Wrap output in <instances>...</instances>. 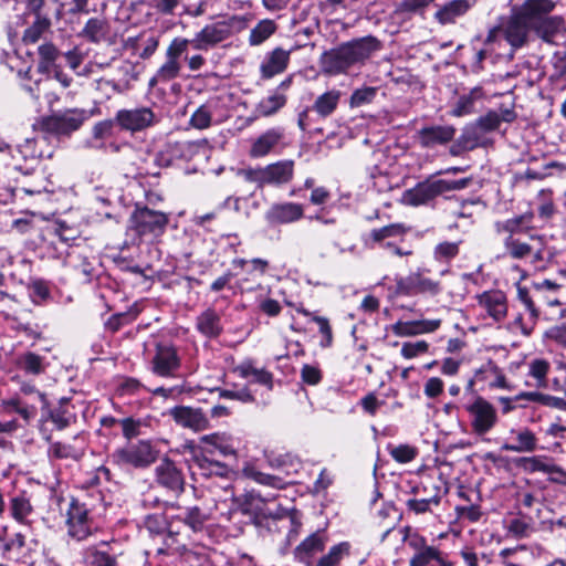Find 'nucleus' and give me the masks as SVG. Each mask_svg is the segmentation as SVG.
I'll return each instance as SVG.
<instances>
[{
	"mask_svg": "<svg viewBox=\"0 0 566 566\" xmlns=\"http://www.w3.org/2000/svg\"><path fill=\"white\" fill-rule=\"evenodd\" d=\"M471 184V178L459 180L427 179L417 184L413 188L406 190L401 197V203L411 207L426 205L436 197L454 190L467 188Z\"/></svg>",
	"mask_w": 566,
	"mask_h": 566,
	"instance_id": "nucleus-1",
	"label": "nucleus"
},
{
	"mask_svg": "<svg viewBox=\"0 0 566 566\" xmlns=\"http://www.w3.org/2000/svg\"><path fill=\"white\" fill-rule=\"evenodd\" d=\"M168 214L148 207L136 206L129 217L128 230L140 240H155L161 237L168 226Z\"/></svg>",
	"mask_w": 566,
	"mask_h": 566,
	"instance_id": "nucleus-2",
	"label": "nucleus"
},
{
	"mask_svg": "<svg viewBox=\"0 0 566 566\" xmlns=\"http://www.w3.org/2000/svg\"><path fill=\"white\" fill-rule=\"evenodd\" d=\"M295 163L292 159L279 160L259 168L242 169L239 174L249 182L259 187L282 186L294 176Z\"/></svg>",
	"mask_w": 566,
	"mask_h": 566,
	"instance_id": "nucleus-3",
	"label": "nucleus"
},
{
	"mask_svg": "<svg viewBox=\"0 0 566 566\" xmlns=\"http://www.w3.org/2000/svg\"><path fill=\"white\" fill-rule=\"evenodd\" d=\"M158 458V451L149 440H139L115 450L113 462L120 468L144 469L153 464Z\"/></svg>",
	"mask_w": 566,
	"mask_h": 566,
	"instance_id": "nucleus-4",
	"label": "nucleus"
},
{
	"mask_svg": "<svg viewBox=\"0 0 566 566\" xmlns=\"http://www.w3.org/2000/svg\"><path fill=\"white\" fill-rule=\"evenodd\" d=\"M469 415L470 427L476 436L489 433L497 422V412L495 407L481 396L465 405Z\"/></svg>",
	"mask_w": 566,
	"mask_h": 566,
	"instance_id": "nucleus-5",
	"label": "nucleus"
},
{
	"mask_svg": "<svg viewBox=\"0 0 566 566\" xmlns=\"http://www.w3.org/2000/svg\"><path fill=\"white\" fill-rule=\"evenodd\" d=\"M88 118L85 109L71 108L61 113H56L44 117L41 122L42 128L55 135H70L80 129L84 122Z\"/></svg>",
	"mask_w": 566,
	"mask_h": 566,
	"instance_id": "nucleus-6",
	"label": "nucleus"
},
{
	"mask_svg": "<svg viewBox=\"0 0 566 566\" xmlns=\"http://www.w3.org/2000/svg\"><path fill=\"white\" fill-rule=\"evenodd\" d=\"M63 502L66 505L65 523L69 535L76 541L87 538L92 534V528L86 507L74 497L63 500Z\"/></svg>",
	"mask_w": 566,
	"mask_h": 566,
	"instance_id": "nucleus-7",
	"label": "nucleus"
},
{
	"mask_svg": "<svg viewBox=\"0 0 566 566\" xmlns=\"http://www.w3.org/2000/svg\"><path fill=\"white\" fill-rule=\"evenodd\" d=\"M504 249L506 254L515 260L531 258V262L536 266H543L545 260V249L535 247L534 243L521 241L514 235H507L504 240Z\"/></svg>",
	"mask_w": 566,
	"mask_h": 566,
	"instance_id": "nucleus-8",
	"label": "nucleus"
},
{
	"mask_svg": "<svg viewBox=\"0 0 566 566\" xmlns=\"http://www.w3.org/2000/svg\"><path fill=\"white\" fill-rule=\"evenodd\" d=\"M116 122L123 129L138 132L154 124L155 114L148 107L120 109L116 114Z\"/></svg>",
	"mask_w": 566,
	"mask_h": 566,
	"instance_id": "nucleus-9",
	"label": "nucleus"
},
{
	"mask_svg": "<svg viewBox=\"0 0 566 566\" xmlns=\"http://www.w3.org/2000/svg\"><path fill=\"white\" fill-rule=\"evenodd\" d=\"M229 34L230 28L223 22L208 24L195 34L191 46L198 51H206L224 41Z\"/></svg>",
	"mask_w": 566,
	"mask_h": 566,
	"instance_id": "nucleus-10",
	"label": "nucleus"
},
{
	"mask_svg": "<svg viewBox=\"0 0 566 566\" xmlns=\"http://www.w3.org/2000/svg\"><path fill=\"white\" fill-rule=\"evenodd\" d=\"M169 415L177 424L193 431H203L210 426L209 419L199 408L178 406L170 409Z\"/></svg>",
	"mask_w": 566,
	"mask_h": 566,
	"instance_id": "nucleus-11",
	"label": "nucleus"
},
{
	"mask_svg": "<svg viewBox=\"0 0 566 566\" xmlns=\"http://www.w3.org/2000/svg\"><path fill=\"white\" fill-rule=\"evenodd\" d=\"M555 3L552 0H525L514 13L518 15L530 28L548 17L554 10Z\"/></svg>",
	"mask_w": 566,
	"mask_h": 566,
	"instance_id": "nucleus-12",
	"label": "nucleus"
},
{
	"mask_svg": "<svg viewBox=\"0 0 566 566\" xmlns=\"http://www.w3.org/2000/svg\"><path fill=\"white\" fill-rule=\"evenodd\" d=\"M283 138V128L273 127L266 129L252 140L249 149V156L251 158H263L268 156L281 145Z\"/></svg>",
	"mask_w": 566,
	"mask_h": 566,
	"instance_id": "nucleus-13",
	"label": "nucleus"
},
{
	"mask_svg": "<svg viewBox=\"0 0 566 566\" xmlns=\"http://www.w3.org/2000/svg\"><path fill=\"white\" fill-rule=\"evenodd\" d=\"M411 549L413 553L409 559V566H452L443 558L438 547L428 545L426 538L418 544L415 543Z\"/></svg>",
	"mask_w": 566,
	"mask_h": 566,
	"instance_id": "nucleus-14",
	"label": "nucleus"
},
{
	"mask_svg": "<svg viewBox=\"0 0 566 566\" xmlns=\"http://www.w3.org/2000/svg\"><path fill=\"white\" fill-rule=\"evenodd\" d=\"M319 65L324 74L336 75L346 72L354 64L343 43L338 48L324 52L319 59Z\"/></svg>",
	"mask_w": 566,
	"mask_h": 566,
	"instance_id": "nucleus-15",
	"label": "nucleus"
},
{
	"mask_svg": "<svg viewBox=\"0 0 566 566\" xmlns=\"http://www.w3.org/2000/svg\"><path fill=\"white\" fill-rule=\"evenodd\" d=\"M180 365L176 348L158 344L153 358V371L161 377L170 376Z\"/></svg>",
	"mask_w": 566,
	"mask_h": 566,
	"instance_id": "nucleus-16",
	"label": "nucleus"
},
{
	"mask_svg": "<svg viewBox=\"0 0 566 566\" xmlns=\"http://www.w3.org/2000/svg\"><path fill=\"white\" fill-rule=\"evenodd\" d=\"M353 64L364 63L381 49V42L373 35L354 39L345 43Z\"/></svg>",
	"mask_w": 566,
	"mask_h": 566,
	"instance_id": "nucleus-17",
	"label": "nucleus"
},
{
	"mask_svg": "<svg viewBox=\"0 0 566 566\" xmlns=\"http://www.w3.org/2000/svg\"><path fill=\"white\" fill-rule=\"evenodd\" d=\"M441 325V319H418V321H398L391 325L392 333L398 337H413L437 331Z\"/></svg>",
	"mask_w": 566,
	"mask_h": 566,
	"instance_id": "nucleus-18",
	"label": "nucleus"
},
{
	"mask_svg": "<svg viewBox=\"0 0 566 566\" xmlns=\"http://www.w3.org/2000/svg\"><path fill=\"white\" fill-rule=\"evenodd\" d=\"M290 55L291 51H286L282 48H275L269 52L260 65L262 78L269 80L283 73L289 65Z\"/></svg>",
	"mask_w": 566,
	"mask_h": 566,
	"instance_id": "nucleus-19",
	"label": "nucleus"
},
{
	"mask_svg": "<svg viewBox=\"0 0 566 566\" xmlns=\"http://www.w3.org/2000/svg\"><path fill=\"white\" fill-rule=\"evenodd\" d=\"M455 128L451 125L427 126L418 132V139L422 147L432 148L446 145L454 138Z\"/></svg>",
	"mask_w": 566,
	"mask_h": 566,
	"instance_id": "nucleus-20",
	"label": "nucleus"
},
{
	"mask_svg": "<svg viewBox=\"0 0 566 566\" xmlns=\"http://www.w3.org/2000/svg\"><path fill=\"white\" fill-rule=\"evenodd\" d=\"M303 206L296 202H283L273 205L265 214L271 223H291L302 219Z\"/></svg>",
	"mask_w": 566,
	"mask_h": 566,
	"instance_id": "nucleus-21",
	"label": "nucleus"
},
{
	"mask_svg": "<svg viewBox=\"0 0 566 566\" xmlns=\"http://www.w3.org/2000/svg\"><path fill=\"white\" fill-rule=\"evenodd\" d=\"M478 302L495 321L503 319L507 314L506 296L501 291H488L478 296Z\"/></svg>",
	"mask_w": 566,
	"mask_h": 566,
	"instance_id": "nucleus-22",
	"label": "nucleus"
},
{
	"mask_svg": "<svg viewBox=\"0 0 566 566\" xmlns=\"http://www.w3.org/2000/svg\"><path fill=\"white\" fill-rule=\"evenodd\" d=\"M528 29L531 28L513 12L510 20L502 29V34L511 46L517 49L525 44Z\"/></svg>",
	"mask_w": 566,
	"mask_h": 566,
	"instance_id": "nucleus-23",
	"label": "nucleus"
},
{
	"mask_svg": "<svg viewBox=\"0 0 566 566\" xmlns=\"http://www.w3.org/2000/svg\"><path fill=\"white\" fill-rule=\"evenodd\" d=\"M287 97L284 93L273 91L268 96L261 98L255 105L252 120L260 117H270L276 114L286 104Z\"/></svg>",
	"mask_w": 566,
	"mask_h": 566,
	"instance_id": "nucleus-24",
	"label": "nucleus"
},
{
	"mask_svg": "<svg viewBox=\"0 0 566 566\" xmlns=\"http://www.w3.org/2000/svg\"><path fill=\"white\" fill-rule=\"evenodd\" d=\"M156 475L157 481L161 485L172 491H179L182 489L181 473L171 461H161V463L156 468Z\"/></svg>",
	"mask_w": 566,
	"mask_h": 566,
	"instance_id": "nucleus-25",
	"label": "nucleus"
},
{
	"mask_svg": "<svg viewBox=\"0 0 566 566\" xmlns=\"http://www.w3.org/2000/svg\"><path fill=\"white\" fill-rule=\"evenodd\" d=\"M325 543L326 537L323 533H313L295 548V557L302 563H308L313 555L323 551Z\"/></svg>",
	"mask_w": 566,
	"mask_h": 566,
	"instance_id": "nucleus-26",
	"label": "nucleus"
},
{
	"mask_svg": "<svg viewBox=\"0 0 566 566\" xmlns=\"http://www.w3.org/2000/svg\"><path fill=\"white\" fill-rule=\"evenodd\" d=\"M407 290L410 293L437 295L440 291V283L423 276L420 272L410 273L406 279Z\"/></svg>",
	"mask_w": 566,
	"mask_h": 566,
	"instance_id": "nucleus-27",
	"label": "nucleus"
},
{
	"mask_svg": "<svg viewBox=\"0 0 566 566\" xmlns=\"http://www.w3.org/2000/svg\"><path fill=\"white\" fill-rule=\"evenodd\" d=\"M106 543L98 546H91L84 551V562L86 566H117V558L103 549Z\"/></svg>",
	"mask_w": 566,
	"mask_h": 566,
	"instance_id": "nucleus-28",
	"label": "nucleus"
},
{
	"mask_svg": "<svg viewBox=\"0 0 566 566\" xmlns=\"http://www.w3.org/2000/svg\"><path fill=\"white\" fill-rule=\"evenodd\" d=\"M515 433V443L503 444L502 449L511 452H533L537 447V438L530 429L512 431Z\"/></svg>",
	"mask_w": 566,
	"mask_h": 566,
	"instance_id": "nucleus-29",
	"label": "nucleus"
},
{
	"mask_svg": "<svg viewBox=\"0 0 566 566\" xmlns=\"http://www.w3.org/2000/svg\"><path fill=\"white\" fill-rule=\"evenodd\" d=\"M469 8L470 3L467 0H452L440 8L434 17L441 24L452 23L458 17L463 15Z\"/></svg>",
	"mask_w": 566,
	"mask_h": 566,
	"instance_id": "nucleus-30",
	"label": "nucleus"
},
{
	"mask_svg": "<svg viewBox=\"0 0 566 566\" xmlns=\"http://www.w3.org/2000/svg\"><path fill=\"white\" fill-rule=\"evenodd\" d=\"M109 25L103 18L90 19L83 28L81 35L91 42H101L106 39Z\"/></svg>",
	"mask_w": 566,
	"mask_h": 566,
	"instance_id": "nucleus-31",
	"label": "nucleus"
},
{
	"mask_svg": "<svg viewBox=\"0 0 566 566\" xmlns=\"http://www.w3.org/2000/svg\"><path fill=\"white\" fill-rule=\"evenodd\" d=\"M340 92L332 90L319 95L313 104V109L322 117L334 113L340 99Z\"/></svg>",
	"mask_w": 566,
	"mask_h": 566,
	"instance_id": "nucleus-32",
	"label": "nucleus"
},
{
	"mask_svg": "<svg viewBox=\"0 0 566 566\" xmlns=\"http://www.w3.org/2000/svg\"><path fill=\"white\" fill-rule=\"evenodd\" d=\"M197 327L207 337H216L221 331V323L219 315L212 311H205L197 319Z\"/></svg>",
	"mask_w": 566,
	"mask_h": 566,
	"instance_id": "nucleus-33",
	"label": "nucleus"
},
{
	"mask_svg": "<svg viewBox=\"0 0 566 566\" xmlns=\"http://www.w3.org/2000/svg\"><path fill=\"white\" fill-rule=\"evenodd\" d=\"M10 512L11 516L19 523H28L31 514L33 513V506L30 499L24 494H19L10 500Z\"/></svg>",
	"mask_w": 566,
	"mask_h": 566,
	"instance_id": "nucleus-34",
	"label": "nucleus"
},
{
	"mask_svg": "<svg viewBox=\"0 0 566 566\" xmlns=\"http://www.w3.org/2000/svg\"><path fill=\"white\" fill-rule=\"evenodd\" d=\"M51 28V20L44 15H38L33 23L28 27L22 35V41L25 44L36 43L42 35Z\"/></svg>",
	"mask_w": 566,
	"mask_h": 566,
	"instance_id": "nucleus-35",
	"label": "nucleus"
},
{
	"mask_svg": "<svg viewBox=\"0 0 566 566\" xmlns=\"http://www.w3.org/2000/svg\"><path fill=\"white\" fill-rule=\"evenodd\" d=\"M242 475L263 485H269L273 488L283 486V481L280 478L263 473L251 463H245L243 465Z\"/></svg>",
	"mask_w": 566,
	"mask_h": 566,
	"instance_id": "nucleus-36",
	"label": "nucleus"
},
{
	"mask_svg": "<svg viewBox=\"0 0 566 566\" xmlns=\"http://www.w3.org/2000/svg\"><path fill=\"white\" fill-rule=\"evenodd\" d=\"M242 475L263 485H269L273 488L283 486V481L280 478L263 473L251 463H245L243 465Z\"/></svg>",
	"mask_w": 566,
	"mask_h": 566,
	"instance_id": "nucleus-37",
	"label": "nucleus"
},
{
	"mask_svg": "<svg viewBox=\"0 0 566 566\" xmlns=\"http://www.w3.org/2000/svg\"><path fill=\"white\" fill-rule=\"evenodd\" d=\"M40 61L38 71L40 73H49L59 57V50L51 42H45L38 48Z\"/></svg>",
	"mask_w": 566,
	"mask_h": 566,
	"instance_id": "nucleus-38",
	"label": "nucleus"
},
{
	"mask_svg": "<svg viewBox=\"0 0 566 566\" xmlns=\"http://www.w3.org/2000/svg\"><path fill=\"white\" fill-rule=\"evenodd\" d=\"M200 442L212 448L207 450L208 453H213V450H218L222 455L234 454V450L228 444L224 433L216 432L202 436Z\"/></svg>",
	"mask_w": 566,
	"mask_h": 566,
	"instance_id": "nucleus-39",
	"label": "nucleus"
},
{
	"mask_svg": "<svg viewBox=\"0 0 566 566\" xmlns=\"http://www.w3.org/2000/svg\"><path fill=\"white\" fill-rule=\"evenodd\" d=\"M551 365L546 359L536 358L528 363V376L535 379V386L544 388L547 386V374Z\"/></svg>",
	"mask_w": 566,
	"mask_h": 566,
	"instance_id": "nucleus-40",
	"label": "nucleus"
},
{
	"mask_svg": "<svg viewBox=\"0 0 566 566\" xmlns=\"http://www.w3.org/2000/svg\"><path fill=\"white\" fill-rule=\"evenodd\" d=\"M238 371L243 378H252L253 381L265 385L269 388L272 386V375L265 369H258L251 364H243L238 367Z\"/></svg>",
	"mask_w": 566,
	"mask_h": 566,
	"instance_id": "nucleus-41",
	"label": "nucleus"
},
{
	"mask_svg": "<svg viewBox=\"0 0 566 566\" xmlns=\"http://www.w3.org/2000/svg\"><path fill=\"white\" fill-rule=\"evenodd\" d=\"M441 497L439 495L429 499H409L406 502L407 510L416 515L431 513L433 507L440 504Z\"/></svg>",
	"mask_w": 566,
	"mask_h": 566,
	"instance_id": "nucleus-42",
	"label": "nucleus"
},
{
	"mask_svg": "<svg viewBox=\"0 0 566 566\" xmlns=\"http://www.w3.org/2000/svg\"><path fill=\"white\" fill-rule=\"evenodd\" d=\"M275 29V23L272 20L260 21L250 32V43L252 45L261 44L274 33Z\"/></svg>",
	"mask_w": 566,
	"mask_h": 566,
	"instance_id": "nucleus-43",
	"label": "nucleus"
},
{
	"mask_svg": "<svg viewBox=\"0 0 566 566\" xmlns=\"http://www.w3.org/2000/svg\"><path fill=\"white\" fill-rule=\"evenodd\" d=\"M409 231V228L406 227L403 223H392L385 226L379 229H374L370 232V237L374 241H381L387 238H399L403 237Z\"/></svg>",
	"mask_w": 566,
	"mask_h": 566,
	"instance_id": "nucleus-44",
	"label": "nucleus"
},
{
	"mask_svg": "<svg viewBox=\"0 0 566 566\" xmlns=\"http://www.w3.org/2000/svg\"><path fill=\"white\" fill-rule=\"evenodd\" d=\"M559 23L555 18H545L538 23L534 24L531 29H534L536 34L545 42L552 43L554 35L557 33Z\"/></svg>",
	"mask_w": 566,
	"mask_h": 566,
	"instance_id": "nucleus-45",
	"label": "nucleus"
},
{
	"mask_svg": "<svg viewBox=\"0 0 566 566\" xmlns=\"http://www.w3.org/2000/svg\"><path fill=\"white\" fill-rule=\"evenodd\" d=\"M349 553V544L344 542L333 546L329 552L321 557L316 566H336L344 556Z\"/></svg>",
	"mask_w": 566,
	"mask_h": 566,
	"instance_id": "nucleus-46",
	"label": "nucleus"
},
{
	"mask_svg": "<svg viewBox=\"0 0 566 566\" xmlns=\"http://www.w3.org/2000/svg\"><path fill=\"white\" fill-rule=\"evenodd\" d=\"M180 518L193 532H199L203 528V525L208 520V515L205 514L198 506H192L188 507L185 511L184 516H180Z\"/></svg>",
	"mask_w": 566,
	"mask_h": 566,
	"instance_id": "nucleus-47",
	"label": "nucleus"
},
{
	"mask_svg": "<svg viewBox=\"0 0 566 566\" xmlns=\"http://www.w3.org/2000/svg\"><path fill=\"white\" fill-rule=\"evenodd\" d=\"M389 453L395 461L399 463H408L417 457L418 450L410 444H399L389 448Z\"/></svg>",
	"mask_w": 566,
	"mask_h": 566,
	"instance_id": "nucleus-48",
	"label": "nucleus"
},
{
	"mask_svg": "<svg viewBox=\"0 0 566 566\" xmlns=\"http://www.w3.org/2000/svg\"><path fill=\"white\" fill-rule=\"evenodd\" d=\"M434 0H402L397 4L395 12L398 14H411L422 12Z\"/></svg>",
	"mask_w": 566,
	"mask_h": 566,
	"instance_id": "nucleus-49",
	"label": "nucleus"
},
{
	"mask_svg": "<svg viewBox=\"0 0 566 566\" xmlns=\"http://www.w3.org/2000/svg\"><path fill=\"white\" fill-rule=\"evenodd\" d=\"M507 531L514 537L523 538L532 533L533 526L532 523L525 517H515L510 521Z\"/></svg>",
	"mask_w": 566,
	"mask_h": 566,
	"instance_id": "nucleus-50",
	"label": "nucleus"
},
{
	"mask_svg": "<svg viewBox=\"0 0 566 566\" xmlns=\"http://www.w3.org/2000/svg\"><path fill=\"white\" fill-rule=\"evenodd\" d=\"M377 90L375 87H363L353 92L349 105L350 107H359L373 102Z\"/></svg>",
	"mask_w": 566,
	"mask_h": 566,
	"instance_id": "nucleus-51",
	"label": "nucleus"
},
{
	"mask_svg": "<svg viewBox=\"0 0 566 566\" xmlns=\"http://www.w3.org/2000/svg\"><path fill=\"white\" fill-rule=\"evenodd\" d=\"M429 349V344L426 340L407 342L402 344L401 355L406 359H411L426 354Z\"/></svg>",
	"mask_w": 566,
	"mask_h": 566,
	"instance_id": "nucleus-52",
	"label": "nucleus"
},
{
	"mask_svg": "<svg viewBox=\"0 0 566 566\" xmlns=\"http://www.w3.org/2000/svg\"><path fill=\"white\" fill-rule=\"evenodd\" d=\"M180 70L181 64L179 61L166 57L165 63L158 69V75L163 82H168L178 77Z\"/></svg>",
	"mask_w": 566,
	"mask_h": 566,
	"instance_id": "nucleus-53",
	"label": "nucleus"
},
{
	"mask_svg": "<svg viewBox=\"0 0 566 566\" xmlns=\"http://www.w3.org/2000/svg\"><path fill=\"white\" fill-rule=\"evenodd\" d=\"M188 45H191V40L184 38H175L166 50V57L179 61V57L187 51Z\"/></svg>",
	"mask_w": 566,
	"mask_h": 566,
	"instance_id": "nucleus-54",
	"label": "nucleus"
},
{
	"mask_svg": "<svg viewBox=\"0 0 566 566\" xmlns=\"http://www.w3.org/2000/svg\"><path fill=\"white\" fill-rule=\"evenodd\" d=\"M188 45H191V40L184 38H175L166 50V57L179 61V57L187 51Z\"/></svg>",
	"mask_w": 566,
	"mask_h": 566,
	"instance_id": "nucleus-55",
	"label": "nucleus"
},
{
	"mask_svg": "<svg viewBox=\"0 0 566 566\" xmlns=\"http://www.w3.org/2000/svg\"><path fill=\"white\" fill-rule=\"evenodd\" d=\"M459 252V244L457 242H442L434 249V256L439 261H448L454 258Z\"/></svg>",
	"mask_w": 566,
	"mask_h": 566,
	"instance_id": "nucleus-56",
	"label": "nucleus"
},
{
	"mask_svg": "<svg viewBox=\"0 0 566 566\" xmlns=\"http://www.w3.org/2000/svg\"><path fill=\"white\" fill-rule=\"evenodd\" d=\"M159 38L154 34H147L145 32V38L140 41V46H143L142 51L138 53V56L143 60L149 59L158 49Z\"/></svg>",
	"mask_w": 566,
	"mask_h": 566,
	"instance_id": "nucleus-57",
	"label": "nucleus"
},
{
	"mask_svg": "<svg viewBox=\"0 0 566 566\" xmlns=\"http://www.w3.org/2000/svg\"><path fill=\"white\" fill-rule=\"evenodd\" d=\"M190 123L198 129L208 128L211 124V113L205 107L200 106L191 116Z\"/></svg>",
	"mask_w": 566,
	"mask_h": 566,
	"instance_id": "nucleus-58",
	"label": "nucleus"
},
{
	"mask_svg": "<svg viewBox=\"0 0 566 566\" xmlns=\"http://www.w3.org/2000/svg\"><path fill=\"white\" fill-rule=\"evenodd\" d=\"M544 338L566 348V326L563 324L551 326L544 332Z\"/></svg>",
	"mask_w": 566,
	"mask_h": 566,
	"instance_id": "nucleus-59",
	"label": "nucleus"
},
{
	"mask_svg": "<svg viewBox=\"0 0 566 566\" xmlns=\"http://www.w3.org/2000/svg\"><path fill=\"white\" fill-rule=\"evenodd\" d=\"M524 469L530 471H541L545 473H556V470H558L555 465H549L547 463H544L539 458L537 457H530L524 458L523 460Z\"/></svg>",
	"mask_w": 566,
	"mask_h": 566,
	"instance_id": "nucleus-60",
	"label": "nucleus"
},
{
	"mask_svg": "<svg viewBox=\"0 0 566 566\" xmlns=\"http://www.w3.org/2000/svg\"><path fill=\"white\" fill-rule=\"evenodd\" d=\"M123 434L126 439L130 440L140 434L142 421L134 418H124L119 420Z\"/></svg>",
	"mask_w": 566,
	"mask_h": 566,
	"instance_id": "nucleus-61",
	"label": "nucleus"
},
{
	"mask_svg": "<svg viewBox=\"0 0 566 566\" xmlns=\"http://www.w3.org/2000/svg\"><path fill=\"white\" fill-rule=\"evenodd\" d=\"M195 461L198 464V467L203 471L205 474L206 473H208V474L214 473V474L222 475L226 471V467L217 461H209L206 458L201 459L199 457H196Z\"/></svg>",
	"mask_w": 566,
	"mask_h": 566,
	"instance_id": "nucleus-62",
	"label": "nucleus"
},
{
	"mask_svg": "<svg viewBox=\"0 0 566 566\" xmlns=\"http://www.w3.org/2000/svg\"><path fill=\"white\" fill-rule=\"evenodd\" d=\"M145 526L150 533L160 534L167 528V522L161 515L151 514L146 517Z\"/></svg>",
	"mask_w": 566,
	"mask_h": 566,
	"instance_id": "nucleus-63",
	"label": "nucleus"
},
{
	"mask_svg": "<svg viewBox=\"0 0 566 566\" xmlns=\"http://www.w3.org/2000/svg\"><path fill=\"white\" fill-rule=\"evenodd\" d=\"M301 377L305 384L315 386L321 381L322 373L315 366L304 365L301 370Z\"/></svg>",
	"mask_w": 566,
	"mask_h": 566,
	"instance_id": "nucleus-64",
	"label": "nucleus"
}]
</instances>
